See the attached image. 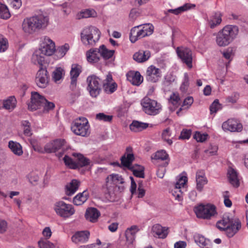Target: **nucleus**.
Returning a JSON list of instances; mask_svg holds the SVG:
<instances>
[{
	"label": "nucleus",
	"instance_id": "obj_45",
	"mask_svg": "<svg viewBox=\"0 0 248 248\" xmlns=\"http://www.w3.org/2000/svg\"><path fill=\"white\" fill-rule=\"evenodd\" d=\"M11 16V14L7 6L0 2V18L7 19Z\"/></svg>",
	"mask_w": 248,
	"mask_h": 248
},
{
	"label": "nucleus",
	"instance_id": "obj_11",
	"mask_svg": "<svg viewBox=\"0 0 248 248\" xmlns=\"http://www.w3.org/2000/svg\"><path fill=\"white\" fill-rule=\"evenodd\" d=\"M176 53L182 62L191 69L192 67L193 61L191 50L187 47L181 46L177 48Z\"/></svg>",
	"mask_w": 248,
	"mask_h": 248
},
{
	"label": "nucleus",
	"instance_id": "obj_26",
	"mask_svg": "<svg viewBox=\"0 0 248 248\" xmlns=\"http://www.w3.org/2000/svg\"><path fill=\"white\" fill-rule=\"evenodd\" d=\"M90 232L88 231L77 232L71 238L72 241L75 243H85L88 240Z\"/></svg>",
	"mask_w": 248,
	"mask_h": 248
},
{
	"label": "nucleus",
	"instance_id": "obj_3",
	"mask_svg": "<svg viewBox=\"0 0 248 248\" xmlns=\"http://www.w3.org/2000/svg\"><path fill=\"white\" fill-rule=\"evenodd\" d=\"M216 226L220 231H224L228 237H232L241 228V223L238 219L224 216L222 219L217 222Z\"/></svg>",
	"mask_w": 248,
	"mask_h": 248
},
{
	"label": "nucleus",
	"instance_id": "obj_63",
	"mask_svg": "<svg viewBox=\"0 0 248 248\" xmlns=\"http://www.w3.org/2000/svg\"><path fill=\"white\" fill-rule=\"evenodd\" d=\"M44 150L45 152L47 153H55L57 152L53 144V141L47 143L45 146Z\"/></svg>",
	"mask_w": 248,
	"mask_h": 248
},
{
	"label": "nucleus",
	"instance_id": "obj_5",
	"mask_svg": "<svg viewBox=\"0 0 248 248\" xmlns=\"http://www.w3.org/2000/svg\"><path fill=\"white\" fill-rule=\"evenodd\" d=\"M101 32L93 26L84 29L80 33L81 41L85 45L94 46L100 39Z\"/></svg>",
	"mask_w": 248,
	"mask_h": 248
},
{
	"label": "nucleus",
	"instance_id": "obj_2",
	"mask_svg": "<svg viewBox=\"0 0 248 248\" xmlns=\"http://www.w3.org/2000/svg\"><path fill=\"white\" fill-rule=\"evenodd\" d=\"M48 20L47 16L43 15L27 18L23 21V30L26 33H32L37 30L45 28L48 25Z\"/></svg>",
	"mask_w": 248,
	"mask_h": 248
},
{
	"label": "nucleus",
	"instance_id": "obj_21",
	"mask_svg": "<svg viewBox=\"0 0 248 248\" xmlns=\"http://www.w3.org/2000/svg\"><path fill=\"white\" fill-rule=\"evenodd\" d=\"M168 229L159 224H155L152 227L153 235L158 238H165L168 234Z\"/></svg>",
	"mask_w": 248,
	"mask_h": 248
},
{
	"label": "nucleus",
	"instance_id": "obj_28",
	"mask_svg": "<svg viewBox=\"0 0 248 248\" xmlns=\"http://www.w3.org/2000/svg\"><path fill=\"white\" fill-rule=\"evenodd\" d=\"M222 15L220 12H216L212 15L208 20V24L211 29L218 26L222 21Z\"/></svg>",
	"mask_w": 248,
	"mask_h": 248
},
{
	"label": "nucleus",
	"instance_id": "obj_19",
	"mask_svg": "<svg viewBox=\"0 0 248 248\" xmlns=\"http://www.w3.org/2000/svg\"><path fill=\"white\" fill-rule=\"evenodd\" d=\"M222 127L224 131L239 132L242 130V125L234 119H229L222 124Z\"/></svg>",
	"mask_w": 248,
	"mask_h": 248
},
{
	"label": "nucleus",
	"instance_id": "obj_57",
	"mask_svg": "<svg viewBox=\"0 0 248 248\" xmlns=\"http://www.w3.org/2000/svg\"><path fill=\"white\" fill-rule=\"evenodd\" d=\"M168 164V161H165L163 163L162 166L158 168L156 172V174L159 178H162L164 177L166 172L165 167L167 166Z\"/></svg>",
	"mask_w": 248,
	"mask_h": 248
},
{
	"label": "nucleus",
	"instance_id": "obj_55",
	"mask_svg": "<svg viewBox=\"0 0 248 248\" xmlns=\"http://www.w3.org/2000/svg\"><path fill=\"white\" fill-rule=\"evenodd\" d=\"M171 135L170 128H167L165 129L162 134V138L166 141L167 143L170 145L172 143L171 140L169 138Z\"/></svg>",
	"mask_w": 248,
	"mask_h": 248
},
{
	"label": "nucleus",
	"instance_id": "obj_16",
	"mask_svg": "<svg viewBox=\"0 0 248 248\" xmlns=\"http://www.w3.org/2000/svg\"><path fill=\"white\" fill-rule=\"evenodd\" d=\"M162 76L161 70L155 66L150 65L146 70L145 77L147 81L151 82L158 81Z\"/></svg>",
	"mask_w": 248,
	"mask_h": 248
},
{
	"label": "nucleus",
	"instance_id": "obj_13",
	"mask_svg": "<svg viewBox=\"0 0 248 248\" xmlns=\"http://www.w3.org/2000/svg\"><path fill=\"white\" fill-rule=\"evenodd\" d=\"M44 101H45L44 96L40 95L37 92H32L31 102L28 104V108L31 111L35 110L42 106Z\"/></svg>",
	"mask_w": 248,
	"mask_h": 248
},
{
	"label": "nucleus",
	"instance_id": "obj_6",
	"mask_svg": "<svg viewBox=\"0 0 248 248\" xmlns=\"http://www.w3.org/2000/svg\"><path fill=\"white\" fill-rule=\"evenodd\" d=\"M89 128L88 121L85 117L77 119L71 126V130L76 135L82 137L89 135Z\"/></svg>",
	"mask_w": 248,
	"mask_h": 248
},
{
	"label": "nucleus",
	"instance_id": "obj_61",
	"mask_svg": "<svg viewBox=\"0 0 248 248\" xmlns=\"http://www.w3.org/2000/svg\"><path fill=\"white\" fill-rule=\"evenodd\" d=\"M208 135L205 133H201L199 132L195 133L194 138L198 142H203L206 140Z\"/></svg>",
	"mask_w": 248,
	"mask_h": 248
},
{
	"label": "nucleus",
	"instance_id": "obj_17",
	"mask_svg": "<svg viewBox=\"0 0 248 248\" xmlns=\"http://www.w3.org/2000/svg\"><path fill=\"white\" fill-rule=\"evenodd\" d=\"M82 71V67L80 65L77 64L72 65L70 71L71 83L70 85V89L74 91L76 89L77 78Z\"/></svg>",
	"mask_w": 248,
	"mask_h": 248
},
{
	"label": "nucleus",
	"instance_id": "obj_52",
	"mask_svg": "<svg viewBox=\"0 0 248 248\" xmlns=\"http://www.w3.org/2000/svg\"><path fill=\"white\" fill-rule=\"evenodd\" d=\"M8 43L6 38L0 34V52H4L8 48Z\"/></svg>",
	"mask_w": 248,
	"mask_h": 248
},
{
	"label": "nucleus",
	"instance_id": "obj_14",
	"mask_svg": "<svg viewBox=\"0 0 248 248\" xmlns=\"http://www.w3.org/2000/svg\"><path fill=\"white\" fill-rule=\"evenodd\" d=\"M38 50L44 55L51 56L55 51V43L49 37H45L41 47Z\"/></svg>",
	"mask_w": 248,
	"mask_h": 248
},
{
	"label": "nucleus",
	"instance_id": "obj_12",
	"mask_svg": "<svg viewBox=\"0 0 248 248\" xmlns=\"http://www.w3.org/2000/svg\"><path fill=\"white\" fill-rule=\"evenodd\" d=\"M35 83L41 88H45L48 84L49 76L46 67L40 68L36 73Z\"/></svg>",
	"mask_w": 248,
	"mask_h": 248
},
{
	"label": "nucleus",
	"instance_id": "obj_1",
	"mask_svg": "<svg viewBox=\"0 0 248 248\" xmlns=\"http://www.w3.org/2000/svg\"><path fill=\"white\" fill-rule=\"evenodd\" d=\"M238 32L237 26L231 25L225 26L216 35L217 44L219 46H228L236 38Z\"/></svg>",
	"mask_w": 248,
	"mask_h": 248
},
{
	"label": "nucleus",
	"instance_id": "obj_60",
	"mask_svg": "<svg viewBox=\"0 0 248 248\" xmlns=\"http://www.w3.org/2000/svg\"><path fill=\"white\" fill-rule=\"evenodd\" d=\"M221 108L220 104L218 100H215L210 107L211 113H216L219 109Z\"/></svg>",
	"mask_w": 248,
	"mask_h": 248
},
{
	"label": "nucleus",
	"instance_id": "obj_27",
	"mask_svg": "<svg viewBox=\"0 0 248 248\" xmlns=\"http://www.w3.org/2000/svg\"><path fill=\"white\" fill-rule=\"evenodd\" d=\"M87 60L91 63L97 62L100 60L99 48H91L86 52Z\"/></svg>",
	"mask_w": 248,
	"mask_h": 248
},
{
	"label": "nucleus",
	"instance_id": "obj_10",
	"mask_svg": "<svg viewBox=\"0 0 248 248\" xmlns=\"http://www.w3.org/2000/svg\"><path fill=\"white\" fill-rule=\"evenodd\" d=\"M54 210L56 213L63 217H68L75 213V210L71 204H66L63 201L56 203Z\"/></svg>",
	"mask_w": 248,
	"mask_h": 248
},
{
	"label": "nucleus",
	"instance_id": "obj_9",
	"mask_svg": "<svg viewBox=\"0 0 248 248\" xmlns=\"http://www.w3.org/2000/svg\"><path fill=\"white\" fill-rule=\"evenodd\" d=\"M194 212L198 218L210 219L216 214V207L214 205L208 204H200L195 207Z\"/></svg>",
	"mask_w": 248,
	"mask_h": 248
},
{
	"label": "nucleus",
	"instance_id": "obj_43",
	"mask_svg": "<svg viewBox=\"0 0 248 248\" xmlns=\"http://www.w3.org/2000/svg\"><path fill=\"white\" fill-rule=\"evenodd\" d=\"M156 160H166L169 162V157L168 154L165 150H160L157 151L153 158Z\"/></svg>",
	"mask_w": 248,
	"mask_h": 248
},
{
	"label": "nucleus",
	"instance_id": "obj_54",
	"mask_svg": "<svg viewBox=\"0 0 248 248\" xmlns=\"http://www.w3.org/2000/svg\"><path fill=\"white\" fill-rule=\"evenodd\" d=\"M42 106L44 107V112H47L53 109L55 106L53 102H49L45 98V101H44Z\"/></svg>",
	"mask_w": 248,
	"mask_h": 248
},
{
	"label": "nucleus",
	"instance_id": "obj_29",
	"mask_svg": "<svg viewBox=\"0 0 248 248\" xmlns=\"http://www.w3.org/2000/svg\"><path fill=\"white\" fill-rule=\"evenodd\" d=\"M42 53L40 50H36L32 55L31 62L34 64L38 65L40 68H44L43 64L45 62L44 56L41 55Z\"/></svg>",
	"mask_w": 248,
	"mask_h": 248
},
{
	"label": "nucleus",
	"instance_id": "obj_24",
	"mask_svg": "<svg viewBox=\"0 0 248 248\" xmlns=\"http://www.w3.org/2000/svg\"><path fill=\"white\" fill-rule=\"evenodd\" d=\"M135 159L132 148L130 146L127 147L125 150V170L134 164L133 162Z\"/></svg>",
	"mask_w": 248,
	"mask_h": 248
},
{
	"label": "nucleus",
	"instance_id": "obj_59",
	"mask_svg": "<svg viewBox=\"0 0 248 248\" xmlns=\"http://www.w3.org/2000/svg\"><path fill=\"white\" fill-rule=\"evenodd\" d=\"M65 142V140L63 139H57L53 141V144L57 151L62 148H63Z\"/></svg>",
	"mask_w": 248,
	"mask_h": 248
},
{
	"label": "nucleus",
	"instance_id": "obj_42",
	"mask_svg": "<svg viewBox=\"0 0 248 248\" xmlns=\"http://www.w3.org/2000/svg\"><path fill=\"white\" fill-rule=\"evenodd\" d=\"M21 126L23 131V134L27 137H30L32 135L31 123L28 121H23L21 122Z\"/></svg>",
	"mask_w": 248,
	"mask_h": 248
},
{
	"label": "nucleus",
	"instance_id": "obj_62",
	"mask_svg": "<svg viewBox=\"0 0 248 248\" xmlns=\"http://www.w3.org/2000/svg\"><path fill=\"white\" fill-rule=\"evenodd\" d=\"M175 80V77L171 74H168L165 77L163 84L165 86H169Z\"/></svg>",
	"mask_w": 248,
	"mask_h": 248
},
{
	"label": "nucleus",
	"instance_id": "obj_7",
	"mask_svg": "<svg viewBox=\"0 0 248 248\" xmlns=\"http://www.w3.org/2000/svg\"><path fill=\"white\" fill-rule=\"evenodd\" d=\"M141 105L143 111L146 114L150 115H155L158 114L162 108L160 104L147 97L142 99Z\"/></svg>",
	"mask_w": 248,
	"mask_h": 248
},
{
	"label": "nucleus",
	"instance_id": "obj_47",
	"mask_svg": "<svg viewBox=\"0 0 248 248\" xmlns=\"http://www.w3.org/2000/svg\"><path fill=\"white\" fill-rule=\"evenodd\" d=\"M65 164L68 166L70 168L73 169H77V164L76 162L73 160V159L67 155H65L63 158Z\"/></svg>",
	"mask_w": 248,
	"mask_h": 248
},
{
	"label": "nucleus",
	"instance_id": "obj_50",
	"mask_svg": "<svg viewBox=\"0 0 248 248\" xmlns=\"http://www.w3.org/2000/svg\"><path fill=\"white\" fill-rule=\"evenodd\" d=\"M189 85V83L188 75L187 73H185L184 74V77L182 83L180 87V90L182 92H185L187 90Z\"/></svg>",
	"mask_w": 248,
	"mask_h": 248
},
{
	"label": "nucleus",
	"instance_id": "obj_15",
	"mask_svg": "<svg viewBox=\"0 0 248 248\" xmlns=\"http://www.w3.org/2000/svg\"><path fill=\"white\" fill-rule=\"evenodd\" d=\"M139 231V229L137 226L133 225L125 231V246H126L127 248H134L135 235Z\"/></svg>",
	"mask_w": 248,
	"mask_h": 248
},
{
	"label": "nucleus",
	"instance_id": "obj_37",
	"mask_svg": "<svg viewBox=\"0 0 248 248\" xmlns=\"http://www.w3.org/2000/svg\"><path fill=\"white\" fill-rule=\"evenodd\" d=\"M8 147L15 155L18 156H20L22 155V148L19 143L10 140L8 143Z\"/></svg>",
	"mask_w": 248,
	"mask_h": 248
},
{
	"label": "nucleus",
	"instance_id": "obj_34",
	"mask_svg": "<svg viewBox=\"0 0 248 248\" xmlns=\"http://www.w3.org/2000/svg\"><path fill=\"white\" fill-rule=\"evenodd\" d=\"M127 170L132 171L133 175L137 177H144V168L141 165L134 164L133 165L128 168Z\"/></svg>",
	"mask_w": 248,
	"mask_h": 248
},
{
	"label": "nucleus",
	"instance_id": "obj_44",
	"mask_svg": "<svg viewBox=\"0 0 248 248\" xmlns=\"http://www.w3.org/2000/svg\"><path fill=\"white\" fill-rule=\"evenodd\" d=\"M195 242L201 248H203L208 243V240H206L204 236L199 234H196L194 236Z\"/></svg>",
	"mask_w": 248,
	"mask_h": 248
},
{
	"label": "nucleus",
	"instance_id": "obj_20",
	"mask_svg": "<svg viewBox=\"0 0 248 248\" xmlns=\"http://www.w3.org/2000/svg\"><path fill=\"white\" fill-rule=\"evenodd\" d=\"M196 188L201 192L204 186L207 183L208 180L203 170H198L196 174Z\"/></svg>",
	"mask_w": 248,
	"mask_h": 248
},
{
	"label": "nucleus",
	"instance_id": "obj_46",
	"mask_svg": "<svg viewBox=\"0 0 248 248\" xmlns=\"http://www.w3.org/2000/svg\"><path fill=\"white\" fill-rule=\"evenodd\" d=\"M117 88L115 82L111 83H103V88L104 92L108 94H111L114 92Z\"/></svg>",
	"mask_w": 248,
	"mask_h": 248
},
{
	"label": "nucleus",
	"instance_id": "obj_36",
	"mask_svg": "<svg viewBox=\"0 0 248 248\" xmlns=\"http://www.w3.org/2000/svg\"><path fill=\"white\" fill-rule=\"evenodd\" d=\"M148 126V124L140 122L138 121H133L129 125L130 130L132 131L137 132L146 129Z\"/></svg>",
	"mask_w": 248,
	"mask_h": 248
},
{
	"label": "nucleus",
	"instance_id": "obj_31",
	"mask_svg": "<svg viewBox=\"0 0 248 248\" xmlns=\"http://www.w3.org/2000/svg\"><path fill=\"white\" fill-rule=\"evenodd\" d=\"M195 7V4L186 3L184 4L183 5L178 7L177 8L174 9H169L167 11V12L173 14L174 15H178L185 11H186L193 8H194Z\"/></svg>",
	"mask_w": 248,
	"mask_h": 248
},
{
	"label": "nucleus",
	"instance_id": "obj_33",
	"mask_svg": "<svg viewBox=\"0 0 248 248\" xmlns=\"http://www.w3.org/2000/svg\"><path fill=\"white\" fill-rule=\"evenodd\" d=\"M106 183L107 186H108L109 183L113 184L116 186H118L120 184H123L124 179L122 176L118 174H112L107 177Z\"/></svg>",
	"mask_w": 248,
	"mask_h": 248
},
{
	"label": "nucleus",
	"instance_id": "obj_41",
	"mask_svg": "<svg viewBox=\"0 0 248 248\" xmlns=\"http://www.w3.org/2000/svg\"><path fill=\"white\" fill-rule=\"evenodd\" d=\"M77 161L76 164H77V169L79 167H82L88 165L90 163V160L88 158L85 157L81 154H77Z\"/></svg>",
	"mask_w": 248,
	"mask_h": 248
},
{
	"label": "nucleus",
	"instance_id": "obj_8",
	"mask_svg": "<svg viewBox=\"0 0 248 248\" xmlns=\"http://www.w3.org/2000/svg\"><path fill=\"white\" fill-rule=\"evenodd\" d=\"M87 90L93 97H96L100 93L101 88V79L96 76L92 75L87 77L86 79Z\"/></svg>",
	"mask_w": 248,
	"mask_h": 248
},
{
	"label": "nucleus",
	"instance_id": "obj_32",
	"mask_svg": "<svg viewBox=\"0 0 248 248\" xmlns=\"http://www.w3.org/2000/svg\"><path fill=\"white\" fill-rule=\"evenodd\" d=\"M80 182L76 179H73L65 186V193L66 195L70 196L75 193L79 186Z\"/></svg>",
	"mask_w": 248,
	"mask_h": 248
},
{
	"label": "nucleus",
	"instance_id": "obj_56",
	"mask_svg": "<svg viewBox=\"0 0 248 248\" xmlns=\"http://www.w3.org/2000/svg\"><path fill=\"white\" fill-rule=\"evenodd\" d=\"M38 244L39 248H55L54 244L47 240H40Z\"/></svg>",
	"mask_w": 248,
	"mask_h": 248
},
{
	"label": "nucleus",
	"instance_id": "obj_22",
	"mask_svg": "<svg viewBox=\"0 0 248 248\" xmlns=\"http://www.w3.org/2000/svg\"><path fill=\"white\" fill-rule=\"evenodd\" d=\"M151 57V52L149 50H140L135 53L133 56V59L139 63L146 62Z\"/></svg>",
	"mask_w": 248,
	"mask_h": 248
},
{
	"label": "nucleus",
	"instance_id": "obj_51",
	"mask_svg": "<svg viewBox=\"0 0 248 248\" xmlns=\"http://www.w3.org/2000/svg\"><path fill=\"white\" fill-rule=\"evenodd\" d=\"M29 182L35 185H36L39 179L38 174L35 172H31L27 175Z\"/></svg>",
	"mask_w": 248,
	"mask_h": 248
},
{
	"label": "nucleus",
	"instance_id": "obj_38",
	"mask_svg": "<svg viewBox=\"0 0 248 248\" xmlns=\"http://www.w3.org/2000/svg\"><path fill=\"white\" fill-rule=\"evenodd\" d=\"M89 197L88 192L84 191L82 193L78 194L73 199V203L76 205H80L84 203Z\"/></svg>",
	"mask_w": 248,
	"mask_h": 248
},
{
	"label": "nucleus",
	"instance_id": "obj_30",
	"mask_svg": "<svg viewBox=\"0 0 248 248\" xmlns=\"http://www.w3.org/2000/svg\"><path fill=\"white\" fill-rule=\"evenodd\" d=\"M228 175L230 183L233 186L238 187L239 186V181L236 170L232 168H230L228 170Z\"/></svg>",
	"mask_w": 248,
	"mask_h": 248
},
{
	"label": "nucleus",
	"instance_id": "obj_40",
	"mask_svg": "<svg viewBox=\"0 0 248 248\" xmlns=\"http://www.w3.org/2000/svg\"><path fill=\"white\" fill-rule=\"evenodd\" d=\"M16 99L13 96L3 101V108L6 109H13L16 107Z\"/></svg>",
	"mask_w": 248,
	"mask_h": 248
},
{
	"label": "nucleus",
	"instance_id": "obj_39",
	"mask_svg": "<svg viewBox=\"0 0 248 248\" xmlns=\"http://www.w3.org/2000/svg\"><path fill=\"white\" fill-rule=\"evenodd\" d=\"M99 49L100 55L104 60H108L112 57L114 55V50L108 49L104 45L100 46Z\"/></svg>",
	"mask_w": 248,
	"mask_h": 248
},
{
	"label": "nucleus",
	"instance_id": "obj_53",
	"mask_svg": "<svg viewBox=\"0 0 248 248\" xmlns=\"http://www.w3.org/2000/svg\"><path fill=\"white\" fill-rule=\"evenodd\" d=\"M62 69L61 67H59L53 72L52 78L55 82L59 81L62 78Z\"/></svg>",
	"mask_w": 248,
	"mask_h": 248
},
{
	"label": "nucleus",
	"instance_id": "obj_4",
	"mask_svg": "<svg viewBox=\"0 0 248 248\" xmlns=\"http://www.w3.org/2000/svg\"><path fill=\"white\" fill-rule=\"evenodd\" d=\"M152 24L147 23L135 26L131 30L129 39L134 43L137 40L151 35L154 31Z\"/></svg>",
	"mask_w": 248,
	"mask_h": 248
},
{
	"label": "nucleus",
	"instance_id": "obj_58",
	"mask_svg": "<svg viewBox=\"0 0 248 248\" xmlns=\"http://www.w3.org/2000/svg\"><path fill=\"white\" fill-rule=\"evenodd\" d=\"M222 196L224 198V203L227 207H230L232 205V202L230 200V193L228 191H225L222 193Z\"/></svg>",
	"mask_w": 248,
	"mask_h": 248
},
{
	"label": "nucleus",
	"instance_id": "obj_25",
	"mask_svg": "<svg viewBox=\"0 0 248 248\" xmlns=\"http://www.w3.org/2000/svg\"><path fill=\"white\" fill-rule=\"evenodd\" d=\"M100 216V212L93 207L87 209L85 214L86 219L91 222H96Z\"/></svg>",
	"mask_w": 248,
	"mask_h": 248
},
{
	"label": "nucleus",
	"instance_id": "obj_48",
	"mask_svg": "<svg viewBox=\"0 0 248 248\" xmlns=\"http://www.w3.org/2000/svg\"><path fill=\"white\" fill-rule=\"evenodd\" d=\"M112 116L106 115L104 113H99L95 116L96 120L105 122H110L112 120Z\"/></svg>",
	"mask_w": 248,
	"mask_h": 248
},
{
	"label": "nucleus",
	"instance_id": "obj_18",
	"mask_svg": "<svg viewBox=\"0 0 248 248\" xmlns=\"http://www.w3.org/2000/svg\"><path fill=\"white\" fill-rule=\"evenodd\" d=\"M187 182V177L186 176H180L178 179L174 186V191L173 195L175 199L180 201L182 198V192L181 188L184 187Z\"/></svg>",
	"mask_w": 248,
	"mask_h": 248
},
{
	"label": "nucleus",
	"instance_id": "obj_35",
	"mask_svg": "<svg viewBox=\"0 0 248 248\" xmlns=\"http://www.w3.org/2000/svg\"><path fill=\"white\" fill-rule=\"evenodd\" d=\"M181 99L179 94L177 93H173L170 96L169 103L173 106V108L170 107L171 111H174L175 109L178 108L181 104Z\"/></svg>",
	"mask_w": 248,
	"mask_h": 248
},
{
	"label": "nucleus",
	"instance_id": "obj_49",
	"mask_svg": "<svg viewBox=\"0 0 248 248\" xmlns=\"http://www.w3.org/2000/svg\"><path fill=\"white\" fill-rule=\"evenodd\" d=\"M193 98L191 96H188L184 100L182 107L177 111V114L179 115L180 111L182 110V108L186 107V108H189L193 103Z\"/></svg>",
	"mask_w": 248,
	"mask_h": 248
},
{
	"label": "nucleus",
	"instance_id": "obj_23",
	"mask_svg": "<svg viewBox=\"0 0 248 248\" xmlns=\"http://www.w3.org/2000/svg\"><path fill=\"white\" fill-rule=\"evenodd\" d=\"M127 79L132 84L138 86L143 81V78L140 72L130 71L126 74Z\"/></svg>",
	"mask_w": 248,
	"mask_h": 248
},
{
	"label": "nucleus",
	"instance_id": "obj_64",
	"mask_svg": "<svg viewBox=\"0 0 248 248\" xmlns=\"http://www.w3.org/2000/svg\"><path fill=\"white\" fill-rule=\"evenodd\" d=\"M69 49V46L68 44H65L64 45L60 47L57 51V52L60 54L61 57L64 56L67 51Z\"/></svg>",
	"mask_w": 248,
	"mask_h": 248
}]
</instances>
